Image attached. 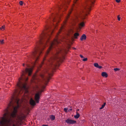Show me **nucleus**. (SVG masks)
I'll use <instances>...</instances> for the list:
<instances>
[{
  "instance_id": "c756f323",
  "label": "nucleus",
  "mask_w": 126,
  "mask_h": 126,
  "mask_svg": "<svg viewBox=\"0 0 126 126\" xmlns=\"http://www.w3.org/2000/svg\"><path fill=\"white\" fill-rule=\"evenodd\" d=\"M120 1V0H116V1L118 3Z\"/></svg>"
},
{
  "instance_id": "a878e982",
  "label": "nucleus",
  "mask_w": 126,
  "mask_h": 126,
  "mask_svg": "<svg viewBox=\"0 0 126 126\" xmlns=\"http://www.w3.org/2000/svg\"><path fill=\"white\" fill-rule=\"evenodd\" d=\"M118 20L119 21H120V17H119V16L118 15L117 16Z\"/></svg>"
},
{
  "instance_id": "f704fd0d",
  "label": "nucleus",
  "mask_w": 126,
  "mask_h": 126,
  "mask_svg": "<svg viewBox=\"0 0 126 126\" xmlns=\"http://www.w3.org/2000/svg\"><path fill=\"white\" fill-rule=\"evenodd\" d=\"M42 126H48L47 125H43Z\"/></svg>"
},
{
  "instance_id": "7c9ffc66",
  "label": "nucleus",
  "mask_w": 126,
  "mask_h": 126,
  "mask_svg": "<svg viewBox=\"0 0 126 126\" xmlns=\"http://www.w3.org/2000/svg\"><path fill=\"white\" fill-rule=\"evenodd\" d=\"M26 65L27 67H30V66L28 64H26Z\"/></svg>"
},
{
  "instance_id": "c85d7f7f",
  "label": "nucleus",
  "mask_w": 126,
  "mask_h": 126,
  "mask_svg": "<svg viewBox=\"0 0 126 126\" xmlns=\"http://www.w3.org/2000/svg\"><path fill=\"white\" fill-rule=\"evenodd\" d=\"M72 110V108H70L69 109L68 111L69 112L71 111Z\"/></svg>"
},
{
  "instance_id": "58836bf2",
  "label": "nucleus",
  "mask_w": 126,
  "mask_h": 126,
  "mask_svg": "<svg viewBox=\"0 0 126 126\" xmlns=\"http://www.w3.org/2000/svg\"><path fill=\"white\" fill-rule=\"evenodd\" d=\"M40 67H41V65H40Z\"/></svg>"
},
{
  "instance_id": "5701e85b",
  "label": "nucleus",
  "mask_w": 126,
  "mask_h": 126,
  "mask_svg": "<svg viewBox=\"0 0 126 126\" xmlns=\"http://www.w3.org/2000/svg\"><path fill=\"white\" fill-rule=\"evenodd\" d=\"M114 70L115 71H119L120 70V69L118 68H115L114 69Z\"/></svg>"
},
{
  "instance_id": "2eb2a0df",
  "label": "nucleus",
  "mask_w": 126,
  "mask_h": 126,
  "mask_svg": "<svg viewBox=\"0 0 126 126\" xmlns=\"http://www.w3.org/2000/svg\"><path fill=\"white\" fill-rule=\"evenodd\" d=\"M80 115L78 113V112H77V111L76 112V114L74 115V117L76 119H78V118L79 117Z\"/></svg>"
},
{
  "instance_id": "473e14b6",
  "label": "nucleus",
  "mask_w": 126,
  "mask_h": 126,
  "mask_svg": "<svg viewBox=\"0 0 126 126\" xmlns=\"http://www.w3.org/2000/svg\"><path fill=\"white\" fill-rule=\"evenodd\" d=\"M42 87L43 89H44L45 87V86L43 85L42 86Z\"/></svg>"
},
{
  "instance_id": "f03ea898",
  "label": "nucleus",
  "mask_w": 126,
  "mask_h": 126,
  "mask_svg": "<svg viewBox=\"0 0 126 126\" xmlns=\"http://www.w3.org/2000/svg\"><path fill=\"white\" fill-rule=\"evenodd\" d=\"M46 29L47 31L45 32H43L41 36L39 41L37 42L34 51L31 56L32 59L34 60L35 64H36L40 55L41 53L42 50L47 43L48 44L49 47L47 51V54H48L51 50L55 47V46L59 43V41L57 39H54L53 42L49 41V37L52 32V31L48 30V28L47 27L46 28Z\"/></svg>"
},
{
  "instance_id": "79ce46f5",
  "label": "nucleus",
  "mask_w": 126,
  "mask_h": 126,
  "mask_svg": "<svg viewBox=\"0 0 126 126\" xmlns=\"http://www.w3.org/2000/svg\"><path fill=\"white\" fill-rule=\"evenodd\" d=\"M74 48V49H75V48Z\"/></svg>"
},
{
  "instance_id": "6e6552de",
  "label": "nucleus",
  "mask_w": 126,
  "mask_h": 126,
  "mask_svg": "<svg viewBox=\"0 0 126 126\" xmlns=\"http://www.w3.org/2000/svg\"><path fill=\"white\" fill-rule=\"evenodd\" d=\"M26 117L25 115L23 114H22L17 117V118L19 121H21Z\"/></svg>"
},
{
  "instance_id": "cd10ccee",
  "label": "nucleus",
  "mask_w": 126,
  "mask_h": 126,
  "mask_svg": "<svg viewBox=\"0 0 126 126\" xmlns=\"http://www.w3.org/2000/svg\"><path fill=\"white\" fill-rule=\"evenodd\" d=\"M2 29H4V26H2L0 28V29L1 30H2Z\"/></svg>"
},
{
  "instance_id": "2f4dec72",
  "label": "nucleus",
  "mask_w": 126,
  "mask_h": 126,
  "mask_svg": "<svg viewBox=\"0 0 126 126\" xmlns=\"http://www.w3.org/2000/svg\"><path fill=\"white\" fill-rule=\"evenodd\" d=\"M71 13V11H70V12H69L68 13V16H69V15H70V14Z\"/></svg>"
},
{
  "instance_id": "1a4fd4ad",
  "label": "nucleus",
  "mask_w": 126,
  "mask_h": 126,
  "mask_svg": "<svg viewBox=\"0 0 126 126\" xmlns=\"http://www.w3.org/2000/svg\"><path fill=\"white\" fill-rule=\"evenodd\" d=\"M30 104L32 106H34L36 104L35 101L32 98H31L30 99Z\"/></svg>"
},
{
  "instance_id": "bb28decb",
  "label": "nucleus",
  "mask_w": 126,
  "mask_h": 126,
  "mask_svg": "<svg viewBox=\"0 0 126 126\" xmlns=\"http://www.w3.org/2000/svg\"><path fill=\"white\" fill-rule=\"evenodd\" d=\"M102 67L101 66H99V65H98V67H97V68H99V69H101L102 68Z\"/></svg>"
},
{
  "instance_id": "ddd939ff",
  "label": "nucleus",
  "mask_w": 126,
  "mask_h": 126,
  "mask_svg": "<svg viewBox=\"0 0 126 126\" xmlns=\"http://www.w3.org/2000/svg\"><path fill=\"white\" fill-rule=\"evenodd\" d=\"M102 76L103 77L107 78L108 77V74L105 72H103L101 74Z\"/></svg>"
},
{
  "instance_id": "20e7f679",
  "label": "nucleus",
  "mask_w": 126,
  "mask_h": 126,
  "mask_svg": "<svg viewBox=\"0 0 126 126\" xmlns=\"http://www.w3.org/2000/svg\"><path fill=\"white\" fill-rule=\"evenodd\" d=\"M95 0H86L85 3L81 9L80 16L82 19L85 18V16L89 14V12L91 10V8L94 4Z\"/></svg>"
},
{
  "instance_id": "b1692460",
  "label": "nucleus",
  "mask_w": 126,
  "mask_h": 126,
  "mask_svg": "<svg viewBox=\"0 0 126 126\" xmlns=\"http://www.w3.org/2000/svg\"><path fill=\"white\" fill-rule=\"evenodd\" d=\"M23 2L22 1H20L19 2V3L20 5H22L23 4Z\"/></svg>"
},
{
  "instance_id": "ea45409f",
  "label": "nucleus",
  "mask_w": 126,
  "mask_h": 126,
  "mask_svg": "<svg viewBox=\"0 0 126 126\" xmlns=\"http://www.w3.org/2000/svg\"><path fill=\"white\" fill-rule=\"evenodd\" d=\"M36 78H34V79H36Z\"/></svg>"
},
{
  "instance_id": "c9c22d12",
  "label": "nucleus",
  "mask_w": 126,
  "mask_h": 126,
  "mask_svg": "<svg viewBox=\"0 0 126 126\" xmlns=\"http://www.w3.org/2000/svg\"><path fill=\"white\" fill-rule=\"evenodd\" d=\"M12 126H16L15 124H13Z\"/></svg>"
},
{
  "instance_id": "a19ab883",
  "label": "nucleus",
  "mask_w": 126,
  "mask_h": 126,
  "mask_svg": "<svg viewBox=\"0 0 126 126\" xmlns=\"http://www.w3.org/2000/svg\"><path fill=\"white\" fill-rule=\"evenodd\" d=\"M56 26V25H54V27H55Z\"/></svg>"
},
{
  "instance_id": "6ab92c4d",
  "label": "nucleus",
  "mask_w": 126,
  "mask_h": 126,
  "mask_svg": "<svg viewBox=\"0 0 126 126\" xmlns=\"http://www.w3.org/2000/svg\"><path fill=\"white\" fill-rule=\"evenodd\" d=\"M106 104V103H104V104L102 105L101 107L100 108V109H101L104 108L105 105Z\"/></svg>"
},
{
  "instance_id": "39448f33",
  "label": "nucleus",
  "mask_w": 126,
  "mask_h": 126,
  "mask_svg": "<svg viewBox=\"0 0 126 126\" xmlns=\"http://www.w3.org/2000/svg\"><path fill=\"white\" fill-rule=\"evenodd\" d=\"M48 77L45 76L43 74H41L40 75V77L42 78V80H40V79H38V81H43V83L45 85H46L48 82L49 80L50 79V75H49Z\"/></svg>"
},
{
  "instance_id": "72a5a7b5",
  "label": "nucleus",
  "mask_w": 126,
  "mask_h": 126,
  "mask_svg": "<svg viewBox=\"0 0 126 126\" xmlns=\"http://www.w3.org/2000/svg\"><path fill=\"white\" fill-rule=\"evenodd\" d=\"M80 56L81 58H84L83 56L81 55H80Z\"/></svg>"
},
{
  "instance_id": "4c0bfd02",
  "label": "nucleus",
  "mask_w": 126,
  "mask_h": 126,
  "mask_svg": "<svg viewBox=\"0 0 126 126\" xmlns=\"http://www.w3.org/2000/svg\"><path fill=\"white\" fill-rule=\"evenodd\" d=\"M23 66H24V65H25V64H24V63H23Z\"/></svg>"
},
{
  "instance_id": "4468645a",
  "label": "nucleus",
  "mask_w": 126,
  "mask_h": 126,
  "mask_svg": "<svg viewBox=\"0 0 126 126\" xmlns=\"http://www.w3.org/2000/svg\"><path fill=\"white\" fill-rule=\"evenodd\" d=\"M51 19L52 20V21L53 22H55L56 21V19L55 18V15H53L52 16L51 18Z\"/></svg>"
},
{
  "instance_id": "7ed1b4c3",
  "label": "nucleus",
  "mask_w": 126,
  "mask_h": 126,
  "mask_svg": "<svg viewBox=\"0 0 126 126\" xmlns=\"http://www.w3.org/2000/svg\"><path fill=\"white\" fill-rule=\"evenodd\" d=\"M63 51L60 49L57 50L55 53L53 54L52 57L48 61V63L52 69H54L57 65V63L60 61L61 57L60 56L62 55Z\"/></svg>"
},
{
  "instance_id": "f3484780",
  "label": "nucleus",
  "mask_w": 126,
  "mask_h": 126,
  "mask_svg": "<svg viewBox=\"0 0 126 126\" xmlns=\"http://www.w3.org/2000/svg\"><path fill=\"white\" fill-rule=\"evenodd\" d=\"M78 19L77 17H76L75 19H74L73 20L74 22L75 23H76L78 22Z\"/></svg>"
},
{
  "instance_id": "4be33fe9",
  "label": "nucleus",
  "mask_w": 126,
  "mask_h": 126,
  "mask_svg": "<svg viewBox=\"0 0 126 126\" xmlns=\"http://www.w3.org/2000/svg\"><path fill=\"white\" fill-rule=\"evenodd\" d=\"M4 40H0V42L1 44H3L4 43Z\"/></svg>"
},
{
  "instance_id": "9d476101",
  "label": "nucleus",
  "mask_w": 126,
  "mask_h": 126,
  "mask_svg": "<svg viewBox=\"0 0 126 126\" xmlns=\"http://www.w3.org/2000/svg\"><path fill=\"white\" fill-rule=\"evenodd\" d=\"M65 3H65V2H64L63 3V4L62 5H61V6H58V9H60L62 7L64 8V9H65V8L66 7H67L66 5H65Z\"/></svg>"
},
{
  "instance_id": "9b49d317",
  "label": "nucleus",
  "mask_w": 126,
  "mask_h": 126,
  "mask_svg": "<svg viewBox=\"0 0 126 126\" xmlns=\"http://www.w3.org/2000/svg\"><path fill=\"white\" fill-rule=\"evenodd\" d=\"M85 25L84 23L83 22H81L80 24H79V28L81 29L82 27H84Z\"/></svg>"
},
{
  "instance_id": "423d86ee",
  "label": "nucleus",
  "mask_w": 126,
  "mask_h": 126,
  "mask_svg": "<svg viewBox=\"0 0 126 126\" xmlns=\"http://www.w3.org/2000/svg\"><path fill=\"white\" fill-rule=\"evenodd\" d=\"M43 91V90H42L35 94V99L36 103H38L39 102V100L40 99V95Z\"/></svg>"
},
{
  "instance_id": "393cba45",
  "label": "nucleus",
  "mask_w": 126,
  "mask_h": 126,
  "mask_svg": "<svg viewBox=\"0 0 126 126\" xmlns=\"http://www.w3.org/2000/svg\"><path fill=\"white\" fill-rule=\"evenodd\" d=\"M87 58H85L84 59L82 60L84 61H85L87 60Z\"/></svg>"
},
{
  "instance_id": "a211bd4d",
  "label": "nucleus",
  "mask_w": 126,
  "mask_h": 126,
  "mask_svg": "<svg viewBox=\"0 0 126 126\" xmlns=\"http://www.w3.org/2000/svg\"><path fill=\"white\" fill-rule=\"evenodd\" d=\"M50 118L52 120H53L55 119V117L54 115H51L50 117Z\"/></svg>"
},
{
  "instance_id": "f257e3e1",
  "label": "nucleus",
  "mask_w": 126,
  "mask_h": 126,
  "mask_svg": "<svg viewBox=\"0 0 126 126\" xmlns=\"http://www.w3.org/2000/svg\"><path fill=\"white\" fill-rule=\"evenodd\" d=\"M26 90L27 88H18L15 90L8 106L4 110L5 113L2 117H0V124L1 126H8L13 122V118L16 116L17 109L19 107L20 99L17 96L21 94L24 90Z\"/></svg>"
},
{
  "instance_id": "aec40b11",
  "label": "nucleus",
  "mask_w": 126,
  "mask_h": 126,
  "mask_svg": "<svg viewBox=\"0 0 126 126\" xmlns=\"http://www.w3.org/2000/svg\"><path fill=\"white\" fill-rule=\"evenodd\" d=\"M68 109L67 108H64V111L66 112H68V111H67Z\"/></svg>"
},
{
  "instance_id": "dca6fc26",
  "label": "nucleus",
  "mask_w": 126,
  "mask_h": 126,
  "mask_svg": "<svg viewBox=\"0 0 126 126\" xmlns=\"http://www.w3.org/2000/svg\"><path fill=\"white\" fill-rule=\"evenodd\" d=\"M79 35V33L77 32L75 33H74V37L75 38L77 39Z\"/></svg>"
},
{
  "instance_id": "e433bc0d",
  "label": "nucleus",
  "mask_w": 126,
  "mask_h": 126,
  "mask_svg": "<svg viewBox=\"0 0 126 126\" xmlns=\"http://www.w3.org/2000/svg\"><path fill=\"white\" fill-rule=\"evenodd\" d=\"M79 109H78L77 110V111H79Z\"/></svg>"
},
{
  "instance_id": "412c9836",
  "label": "nucleus",
  "mask_w": 126,
  "mask_h": 126,
  "mask_svg": "<svg viewBox=\"0 0 126 126\" xmlns=\"http://www.w3.org/2000/svg\"><path fill=\"white\" fill-rule=\"evenodd\" d=\"M94 66H95L97 68L98 65V63H94Z\"/></svg>"
},
{
  "instance_id": "0eeeda50",
  "label": "nucleus",
  "mask_w": 126,
  "mask_h": 126,
  "mask_svg": "<svg viewBox=\"0 0 126 126\" xmlns=\"http://www.w3.org/2000/svg\"><path fill=\"white\" fill-rule=\"evenodd\" d=\"M65 121L67 123L70 124H74L76 122V121L71 120L69 119H68L65 120Z\"/></svg>"
},
{
  "instance_id": "f8f14e48",
  "label": "nucleus",
  "mask_w": 126,
  "mask_h": 126,
  "mask_svg": "<svg viewBox=\"0 0 126 126\" xmlns=\"http://www.w3.org/2000/svg\"><path fill=\"white\" fill-rule=\"evenodd\" d=\"M86 36L85 34H83L81 37L80 39L81 41H82L83 40H85L86 38Z\"/></svg>"
}]
</instances>
